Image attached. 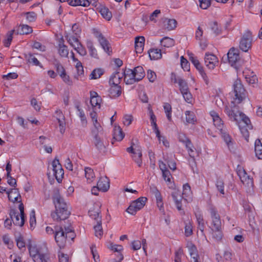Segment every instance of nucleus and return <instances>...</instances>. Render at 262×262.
<instances>
[{"label": "nucleus", "mask_w": 262, "mask_h": 262, "mask_svg": "<svg viewBox=\"0 0 262 262\" xmlns=\"http://www.w3.org/2000/svg\"><path fill=\"white\" fill-rule=\"evenodd\" d=\"M233 88V100L231 102L230 105L226 106L225 112L231 120L236 122L241 134L245 139L248 141V130L252 129V124L249 119L241 113L236 106V104H239L246 98L245 90L241 80L238 79L234 81Z\"/></svg>", "instance_id": "f257e3e1"}, {"label": "nucleus", "mask_w": 262, "mask_h": 262, "mask_svg": "<svg viewBox=\"0 0 262 262\" xmlns=\"http://www.w3.org/2000/svg\"><path fill=\"white\" fill-rule=\"evenodd\" d=\"M9 200L16 205L19 210V212L12 210L10 212V216L13 224L16 226L21 227L25 223V218L24 214V206L21 202V198H9ZM16 207V206H15Z\"/></svg>", "instance_id": "f03ea898"}, {"label": "nucleus", "mask_w": 262, "mask_h": 262, "mask_svg": "<svg viewBox=\"0 0 262 262\" xmlns=\"http://www.w3.org/2000/svg\"><path fill=\"white\" fill-rule=\"evenodd\" d=\"M209 115L212 119L214 125L222 134V137L229 148L232 145V139L230 136L224 129L223 122L219 114L216 111L211 110L209 112Z\"/></svg>", "instance_id": "7ed1b4c3"}, {"label": "nucleus", "mask_w": 262, "mask_h": 262, "mask_svg": "<svg viewBox=\"0 0 262 262\" xmlns=\"http://www.w3.org/2000/svg\"><path fill=\"white\" fill-rule=\"evenodd\" d=\"M124 81L127 84H132L140 81L145 76V72L142 67H137L133 70L126 69L124 72Z\"/></svg>", "instance_id": "20e7f679"}, {"label": "nucleus", "mask_w": 262, "mask_h": 262, "mask_svg": "<svg viewBox=\"0 0 262 262\" xmlns=\"http://www.w3.org/2000/svg\"><path fill=\"white\" fill-rule=\"evenodd\" d=\"M29 255L34 262H38L48 254L46 246L30 242L28 245Z\"/></svg>", "instance_id": "39448f33"}, {"label": "nucleus", "mask_w": 262, "mask_h": 262, "mask_svg": "<svg viewBox=\"0 0 262 262\" xmlns=\"http://www.w3.org/2000/svg\"><path fill=\"white\" fill-rule=\"evenodd\" d=\"M110 187V181L109 179L105 176H101L97 182V185L94 186L91 189L93 195H99L101 192H105L108 190Z\"/></svg>", "instance_id": "423d86ee"}, {"label": "nucleus", "mask_w": 262, "mask_h": 262, "mask_svg": "<svg viewBox=\"0 0 262 262\" xmlns=\"http://www.w3.org/2000/svg\"><path fill=\"white\" fill-rule=\"evenodd\" d=\"M73 229L71 227L63 228L59 226L55 227V239L59 247H62L66 242L68 234H72ZM73 235L70 236L72 237Z\"/></svg>", "instance_id": "0eeeda50"}, {"label": "nucleus", "mask_w": 262, "mask_h": 262, "mask_svg": "<svg viewBox=\"0 0 262 262\" xmlns=\"http://www.w3.org/2000/svg\"><path fill=\"white\" fill-rule=\"evenodd\" d=\"M66 38L69 45L81 56H85L86 51L78 39L73 36L71 33L66 35Z\"/></svg>", "instance_id": "6e6552de"}, {"label": "nucleus", "mask_w": 262, "mask_h": 262, "mask_svg": "<svg viewBox=\"0 0 262 262\" xmlns=\"http://www.w3.org/2000/svg\"><path fill=\"white\" fill-rule=\"evenodd\" d=\"M127 151L132 154L133 160L140 167L142 164L141 147L138 143H133L132 145L127 148Z\"/></svg>", "instance_id": "1a4fd4ad"}, {"label": "nucleus", "mask_w": 262, "mask_h": 262, "mask_svg": "<svg viewBox=\"0 0 262 262\" xmlns=\"http://www.w3.org/2000/svg\"><path fill=\"white\" fill-rule=\"evenodd\" d=\"M204 60L205 66L209 70H213L219 64L218 57L210 52H208L205 54Z\"/></svg>", "instance_id": "9d476101"}, {"label": "nucleus", "mask_w": 262, "mask_h": 262, "mask_svg": "<svg viewBox=\"0 0 262 262\" xmlns=\"http://www.w3.org/2000/svg\"><path fill=\"white\" fill-rule=\"evenodd\" d=\"M147 198H138L130 203L129 207L127 208L126 211L130 214H135L137 211L144 207Z\"/></svg>", "instance_id": "9b49d317"}, {"label": "nucleus", "mask_w": 262, "mask_h": 262, "mask_svg": "<svg viewBox=\"0 0 262 262\" xmlns=\"http://www.w3.org/2000/svg\"><path fill=\"white\" fill-rule=\"evenodd\" d=\"M237 174L241 182L248 188V191H251L253 186L252 179L249 177L245 170L242 167L238 168Z\"/></svg>", "instance_id": "f8f14e48"}, {"label": "nucleus", "mask_w": 262, "mask_h": 262, "mask_svg": "<svg viewBox=\"0 0 262 262\" xmlns=\"http://www.w3.org/2000/svg\"><path fill=\"white\" fill-rule=\"evenodd\" d=\"M71 214L70 209H61L55 208V210L51 213V217L56 221L64 220L69 217Z\"/></svg>", "instance_id": "ddd939ff"}, {"label": "nucleus", "mask_w": 262, "mask_h": 262, "mask_svg": "<svg viewBox=\"0 0 262 262\" xmlns=\"http://www.w3.org/2000/svg\"><path fill=\"white\" fill-rule=\"evenodd\" d=\"M93 33L94 36L97 39V40L99 42L100 46L104 52L110 55L112 52V50L110 44L109 43L107 40L100 32L96 30H94Z\"/></svg>", "instance_id": "4468645a"}, {"label": "nucleus", "mask_w": 262, "mask_h": 262, "mask_svg": "<svg viewBox=\"0 0 262 262\" xmlns=\"http://www.w3.org/2000/svg\"><path fill=\"white\" fill-rule=\"evenodd\" d=\"M53 173L58 183L61 182L63 177L64 171L59 160L54 159L52 162Z\"/></svg>", "instance_id": "2eb2a0df"}, {"label": "nucleus", "mask_w": 262, "mask_h": 262, "mask_svg": "<svg viewBox=\"0 0 262 262\" xmlns=\"http://www.w3.org/2000/svg\"><path fill=\"white\" fill-rule=\"evenodd\" d=\"M252 38L251 34L245 35L242 38L239 42V48L244 52H248L251 48Z\"/></svg>", "instance_id": "dca6fc26"}, {"label": "nucleus", "mask_w": 262, "mask_h": 262, "mask_svg": "<svg viewBox=\"0 0 262 262\" xmlns=\"http://www.w3.org/2000/svg\"><path fill=\"white\" fill-rule=\"evenodd\" d=\"M90 103L95 110H99L101 107V104L102 102V99L98 93L95 91H90Z\"/></svg>", "instance_id": "f3484780"}, {"label": "nucleus", "mask_w": 262, "mask_h": 262, "mask_svg": "<svg viewBox=\"0 0 262 262\" xmlns=\"http://www.w3.org/2000/svg\"><path fill=\"white\" fill-rule=\"evenodd\" d=\"M57 72L62 81L68 85L73 84V81L70 76L67 74L65 69L61 66L57 67Z\"/></svg>", "instance_id": "a211bd4d"}, {"label": "nucleus", "mask_w": 262, "mask_h": 262, "mask_svg": "<svg viewBox=\"0 0 262 262\" xmlns=\"http://www.w3.org/2000/svg\"><path fill=\"white\" fill-rule=\"evenodd\" d=\"M55 117L56 118V123L58 124L59 130L61 133H63L65 130L66 122L64 120V117L60 110L56 111L55 114Z\"/></svg>", "instance_id": "6ab92c4d"}, {"label": "nucleus", "mask_w": 262, "mask_h": 262, "mask_svg": "<svg viewBox=\"0 0 262 262\" xmlns=\"http://www.w3.org/2000/svg\"><path fill=\"white\" fill-rule=\"evenodd\" d=\"M72 59L75 63V67L77 70V74L74 76V78L79 80L84 74L83 66L82 63L75 57L73 53H72Z\"/></svg>", "instance_id": "aec40b11"}, {"label": "nucleus", "mask_w": 262, "mask_h": 262, "mask_svg": "<svg viewBox=\"0 0 262 262\" xmlns=\"http://www.w3.org/2000/svg\"><path fill=\"white\" fill-rule=\"evenodd\" d=\"M227 55L229 62L231 66H233L239 60V51L237 49H230Z\"/></svg>", "instance_id": "412c9836"}, {"label": "nucleus", "mask_w": 262, "mask_h": 262, "mask_svg": "<svg viewBox=\"0 0 262 262\" xmlns=\"http://www.w3.org/2000/svg\"><path fill=\"white\" fill-rule=\"evenodd\" d=\"M212 222L211 224V230L221 229V222L219 215L214 210L211 212Z\"/></svg>", "instance_id": "4be33fe9"}, {"label": "nucleus", "mask_w": 262, "mask_h": 262, "mask_svg": "<svg viewBox=\"0 0 262 262\" xmlns=\"http://www.w3.org/2000/svg\"><path fill=\"white\" fill-rule=\"evenodd\" d=\"M53 203L55 208H59L63 210L70 209L69 205L66 202L63 198H53Z\"/></svg>", "instance_id": "5701e85b"}, {"label": "nucleus", "mask_w": 262, "mask_h": 262, "mask_svg": "<svg viewBox=\"0 0 262 262\" xmlns=\"http://www.w3.org/2000/svg\"><path fill=\"white\" fill-rule=\"evenodd\" d=\"M145 43V38L143 36H138L135 38V48L137 53H141L143 51Z\"/></svg>", "instance_id": "b1692460"}, {"label": "nucleus", "mask_w": 262, "mask_h": 262, "mask_svg": "<svg viewBox=\"0 0 262 262\" xmlns=\"http://www.w3.org/2000/svg\"><path fill=\"white\" fill-rule=\"evenodd\" d=\"M177 22L173 18H165L163 20V28L167 31L174 30L177 27Z\"/></svg>", "instance_id": "393cba45"}, {"label": "nucleus", "mask_w": 262, "mask_h": 262, "mask_svg": "<svg viewBox=\"0 0 262 262\" xmlns=\"http://www.w3.org/2000/svg\"><path fill=\"white\" fill-rule=\"evenodd\" d=\"M86 45L91 57L95 59H98L99 58V56L97 50L94 47L92 40L90 39L86 40Z\"/></svg>", "instance_id": "a878e982"}, {"label": "nucleus", "mask_w": 262, "mask_h": 262, "mask_svg": "<svg viewBox=\"0 0 262 262\" xmlns=\"http://www.w3.org/2000/svg\"><path fill=\"white\" fill-rule=\"evenodd\" d=\"M93 142L96 147L99 150L105 148L106 145L107 144V142L99 135H96L94 137Z\"/></svg>", "instance_id": "bb28decb"}, {"label": "nucleus", "mask_w": 262, "mask_h": 262, "mask_svg": "<svg viewBox=\"0 0 262 262\" xmlns=\"http://www.w3.org/2000/svg\"><path fill=\"white\" fill-rule=\"evenodd\" d=\"M14 30H15V34H28L33 31L32 28L27 25H19L16 27Z\"/></svg>", "instance_id": "cd10ccee"}, {"label": "nucleus", "mask_w": 262, "mask_h": 262, "mask_svg": "<svg viewBox=\"0 0 262 262\" xmlns=\"http://www.w3.org/2000/svg\"><path fill=\"white\" fill-rule=\"evenodd\" d=\"M218 262H231L232 259V254L231 250L229 249L225 250L222 254L220 256V258L216 257Z\"/></svg>", "instance_id": "c85d7f7f"}, {"label": "nucleus", "mask_w": 262, "mask_h": 262, "mask_svg": "<svg viewBox=\"0 0 262 262\" xmlns=\"http://www.w3.org/2000/svg\"><path fill=\"white\" fill-rule=\"evenodd\" d=\"M189 59L195 67V68L200 72L201 74L204 73L203 68L201 64L200 61L198 59L197 57H195L192 53H188Z\"/></svg>", "instance_id": "c756f323"}, {"label": "nucleus", "mask_w": 262, "mask_h": 262, "mask_svg": "<svg viewBox=\"0 0 262 262\" xmlns=\"http://www.w3.org/2000/svg\"><path fill=\"white\" fill-rule=\"evenodd\" d=\"M185 121L186 124H194L197 119L193 112L191 111H186L185 112Z\"/></svg>", "instance_id": "7c9ffc66"}, {"label": "nucleus", "mask_w": 262, "mask_h": 262, "mask_svg": "<svg viewBox=\"0 0 262 262\" xmlns=\"http://www.w3.org/2000/svg\"><path fill=\"white\" fill-rule=\"evenodd\" d=\"M58 53L61 56L67 57L69 54L68 47L64 44L63 38H61L58 43Z\"/></svg>", "instance_id": "2f4dec72"}, {"label": "nucleus", "mask_w": 262, "mask_h": 262, "mask_svg": "<svg viewBox=\"0 0 262 262\" xmlns=\"http://www.w3.org/2000/svg\"><path fill=\"white\" fill-rule=\"evenodd\" d=\"M148 115L149 116L151 126H152L154 132H157L159 130L157 124V118L155 115L152 110L149 107L148 108Z\"/></svg>", "instance_id": "473e14b6"}, {"label": "nucleus", "mask_w": 262, "mask_h": 262, "mask_svg": "<svg viewBox=\"0 0 262 262\" xmlns=\"http://www.w3.org/2000/svg\"><path fill=\"white\" fill-rule=\"evenodd\" d=\"M108 92L111 97H118L121 94V86L120 85H110Z\"/></svg>", "instance_id": "72a5a7b5"}, {"label": "nucleus", "mask_w": 262, "mask_h": 262, "mask_svg": "<svg viewBox=\"0 0 262 262\" xmlns=\"http://www.w3.org/2000/svg\"><path fill=\"white\" fill-rule=\"evenodd\" d=\"M28 62L32 64L33 66L39 67L40 68H43L42 64L35 57V56L31 53H29L26 56Z\"/></svg>", "instance_id": "f704fd0d"}, {"label": "nucleus", "mask_w": 262, "mask_h": 262, "mask_svg": "<svg viewBox=\"0 0 262 262\" xmlns=\"http://www.w3.org/2000/svg\"><path fill=\"white\" fill-rule=\"evenodd\" d=\"M97 209L96 210H91L89 211V213L90 216L96 221V223H98L99 221L100 222H101V216L100 215V212L99 211V208L100 207V205L99 203L97 204Z\"/></svg>", "instance_id": "c9c22d12"}, {"label": "nucleus", "mask_w": 262, "mask_h": 262, "mask_svg": "<svg viewBox=\"0 0 262 262\" xmlns=\"http://www.w3.org/2000/svg\"><path fill=\"white\" fill-rule=\"evenodd\" d=\"M97 9L104 18L107 20H110L111 19L112 17V13L107 8L100 5Z\"/></svg>", "instance_id": "e433bc0d"}, {"label": "nucleus", "mask_w": 262, "mask_h": 262, "mask_svg": "<svg viewBox=\"0 0 262 262\" xmlns=\"http://www.w3.org/2000/svg\"><path fill=\"white\" fill-rule=\"evenodd\" d=\"M114 139L116 141H121L124 137V134L119 126L115 125L114 128Z\"/></svg>", "instance_id": "4c0bfd02"}, {"label": "nucleus", "mask_w": 262, "mask_h": 262, "mask_svg": "<svg viewBox=\"0 0 262 262\" xmlns=\"http://www.w3.org/2000/svg\"><path fill=\"white\" fill-rule=\"evenodd\" d=\"M162 172V176L164 180L167 183L169 188L171 189L175 188V185L171 181V175L168 170L163 171Z\"/></svg>", "instance_id": "58836bf2"}, {"label": "nucleus", "mask_w": 262, "mask_h": 262, "mask_svg": "<svg viewBox=\"0 0 262 262\" xmlns=\"http://www.w3.org/2000/svg\"><path fill=\"white\" fill-rule=\"evenodd\" d=\"M84 171L87 183H91L93 182L95 178V174L93 170L90 167H85Z\"/></svg>", "instance_id": "ea45409f"}, {"label": "nucleus", "mask_w": 262, "mask_h": 262, "mask_svg": "<svg viewBox=\"0 0 262 262\" xmlns=\"http://www.w3.org/2000/svg\"><path fill=\"white\" fill-rule=\"evenodd\" d=\"M190 200H188L185 198H174V201L178 210H181L183 207L185 206Z\"/></svg>", "instance_id": "a19ab883"}, {"label": "nucleus", "mask_w": 262, "mask_h": 262, "mask_svg": "<svg viewBox=\"0 0 262 262\" xmlns=\"http://www.w3.org/2000/svg\"><path fill=\"white\" fill-rule=\"evenodd\" d=\"M149 56L151 60H158L162 57L161 51L158 49H151L149 52Z\"/></svg>", "instance_id": "79ce46f5"}, {"label": "nucleus", "mask_w": 262, "mask_h": 262, "mask_svg": "<svg viewBox=\"0 0 262 262\" xmlns=\"http://www.w3.org/2000/svg\"><path fill=\"white\" fill-rule=\"evenodd\" d=\"M68 3L73 6L88 7L90 5V2L89 0H68Z\"/></svg>", "instance_id": "37998d69"}, {"label": "nucleus", "mask_w": 262, "mask_h": 262, "mask_svg": "<svg viewBox=\"0 0 262 262\" xmlns=\"http://www.w3.org/2000/svg\"><path fill=\"white\" fill-rule=\"evenodd\" d=\"M255 153L258 159H262V144L259 139L255 141Z\"/></svg>", "instance_id": "c03bdc74"}, {"label": "nucleus", "mask_w": 262, "mask_h": 262, "mask_svg": "<svg viewBox=\"0 0 262 262\" xmlns=\"http://www.w3.org/2000/svg\"><path fill=\"white\" fill-rule=\"evenodd\" d=\"M120 75L119 73H115L110 77L109 83L110 85H119Z\"/></svg>", "instance_id": "a18cd8bd"}, {"label": "nucleus", "mask_w": 262, "mask_h": 262, "mask_svg": "<svg viewBox=\"0 0 262 262\" xmlns=\"http://www.w3.org/2000/svg\"><path fill=\"white\" fill-rule=\"evenodd\" d=\"M161 45L165 48H170L174 46V40L171 38L165 37L160 40Z\"/></svg>", "instance_id": "49530a36"}, {"label": "nucleus", "mask_w": 262, "mask_h": 262, "mask_svg": "<svg viewBox=\"0 0 262 262\" xmlns=\"http://www.w3.org/2000/svg\"><path fill=\"white\" fill-rule=\"evenodd\" d=\"M195 216L198 224V228L202 233H203L204 223L203 215L201 212H198L195 213Z\"/></svg>", "instance_id": "de8ad7c7"}, {"label": "nucleus", "mask_w": 262, "mask_h": 262, "mask_svg": "<svg viewBox=\"0 0 262 262\" xmlns=\"http://www.w3.org/2000/svg\"><path fill=\"white\" fill-rule=\"evenodd\" d=\"M154 133L158 139L159 143H162L165 147H168L169 146V142L164 136L161 135L160 130H158V132H155Z\"/></svg>", "instance_id": "09e8293b"}, {"label": "nucleus", "mask_w": 262, "mask_h": 262, "mask_svg": "<svg viewBox=\"0 0 262 262\" xmlns=\"http://www.w3.org/2000/svg\"><path fill=\"white\" fill-rule=\"evenodd\" d=\"M179 140L180 142L184 143L186 148L188 149L192 150L191 147L192 145L190 141L187 139L186 136L183 134H180L179 135Z\"/></svg>", "instance_id": "8fccbe9b"}, {"label": "nucleus", "mask_w": 262, "mask_h": 262, "mask_svg": "<svg viewBox=\"0 0 262 262\" xmlns=\"http://www.w3.org/2000/svg\"><path fill=\"white\" fill-rule=\"evenodd\" d=\"M94 229L95 231V235L96 237L100 238L103 234V229L101 225V222L99 221L98 223L94 225Z\"/></svg>", "instance_id": "3c124183"}, {"label": "nucleus", "mask_w": 262, "mask_h": 262, "mask_svg": "<svg viewBox=\"0 0 262 262\" xmlns=\"http://www.w3.org/2000/svg\"><path fill=\"white\" fill-rule=\"evenodd\" d=\"M106 247L108 249H110L111 250L113 251L114 252H117L119 253L121 252L123 249V248L121 245H115L111 242H109L106 243Z\"/></svg>", "instance_id": "603ef678"}, {"label": "nucleus", "mask_w": 262, "mask_h": 262, "mask_svg": "<svg viewBox=\"0 0 262 262\" xmlns=\"http://www.w3.org/2000/svg\"><path fill=\"white\" fill-rule=\"evenodd\" d=\"M29 224L31 229H34L36 225L35 210H32L30 213Z\"/></svg>", "instance_id": "864d4df0"}, {"label": "nucleus", "mask_w": 262, "mask_h": 262, "mask_svg": "<svg viewBox=\"0 0 262 262\" xmlns=\"http://www.w3.org/2000/svg\"><path fill=\"white\" fill-rule=\"evenodd\" d=\"M187 248L188 249L189 254L191 257L198 256L197 254L196 248L191 242L187 243Z\"/></svg>", "instance_id": "5fc2aeb1"}, {"label": "nucleus", "mask_w": 262, "mask_h": 262, "mask_svg": "<svg viewBox=\"0 0 262 262\" xmlns=\"http://www.w3.org/2000/svg\"><path fill=\"white\" fill-rule=\"evenodd\" d=\"M104 71L101 69H96L93 71L90 77L91 79L99 78L103 75Z\"/></svg>", "instance_id": "6e6d98bb"}, {"label": "nucleus", "mask_w": 262, "mask_h": 262, "mask_svg": "<svg viewBox=\"0 0 262 262\" xmlns=\"http://www.w3.org/2000/svg\"><path fill=\"white\" fill-rule=\"evenodd\" d=\"M14 33H15V30L13 29L9 32L7 34L5 40H4V43L6 47H8L10 45L13 38L12 35Z\"/></svg>", "instance_id": "4d7b16f0"}, {"label": "nucleus", "mask_w": 262, "mask_h": 262, "mask_svg": "<svg viewBox=\"0 0 262 262\" xmlns=\"http://www.w3.org/2000/svg\"><path fill=\"white\" fill-rule=\"evenodd\" d=\"M4 192H6V194H8V196H9V195L11 194H14L16 195V196H20L17 189L12 188L10 190H7L5 188L0 186V192L3 193Z\"/></svg>", "instance_id": "13d9d810"}, {"label": "nucleus", "mask_w": 262, "mask_h": 262, "mask_svg": "<svg viewBox=\"0 0 262 262\" xmlns=\"http://www.w3.org/2000/svg\"><path fill=\"white\" fill-rule=\"evenodd\" d=\"M134 118L132 115L125 114L122 118V122L125 126H128L130 125L133 121Z\"/></svg>", "instance_id": "bf43d9fd"}, {"label": "nucleus", "mask_w": 262, "mask_h": 262, "mask_svg": "<svg viewBox=\"0 0 262 262\" xmlns=\"http://www.w3.org/2000/svg\"><path fill=\"white\" fill-rule=\"evenodd\" d=\"M166 116L169 121H171V106L168 103H165L163 105Z\"/></svg>", "instance_id": "052dcab7"}, {"label": "nucleus", "mask_w": 262, "mask_h": 262, "mask_svg": "<svg viewBox=\"0 0 262 262\" xmlns=\"http://www.w3.org/2000/svg\"><path fill=\"white\" fill-rule=\"evenodd\" d=\"M178 83L179 85L180 90L181 93L188 90L187 84L184 79L182 78H179L178 79Z\"/></svg>", "instance_id": "680f3d73"}, {"label": "nucleus", "mask_w": 262, "mask_h": 262, "mask_svg": "<svg viewBox=\"0 0 262 262\" xmlns=\"http://www.w3.org/2000/svg\"><path fill=\"white\" fill-rule=\"evenodd\" d=\"M212 237L216 241H220L223 237L221 229L212 230Z\"/></svg>", "instance_id": "e2e57ef3"}, {"label": "nucleus", "mask_w": 262, "mask_h": 262, "mask_svg": "<svg viewBox=\"0 0 262 262\" xmlns=\"http://www.w3.org/2000/svg\"><path fill=\"white\" fill-rule=\"evenodd\" d=\"M192 194L191 188L188 183H186L183 186L182 195L185 196H189Z\"/></svg>", "instance_id": "0e129e2a"}, {"label": "nucleus", "mask_w": 262, "mask_h": 262, "mask_svg": "<svg viewBox=\"0 0 262 262\" xmlns=\"http://www.w3.org/2000/svg\"><path fill=\"white\" fill-rule=\"evenodd\" d=\"M17 77L18 74L15 72L9 73L2 76V78L4 80H11L16 79Z\"/></svg>", "instance_id": "69168bd1"}, {"label": "nucleus", "mask_w": 262, "mask_h": 262, "mask_svg": "<svg viewBox=\"0 0 262 262\" xmlns=\"http://www.w3.org/2000/svg\"><path fill=\"white\" fill-rule=\"evenodd\" d=\"M91 253L93 255V257L95 262H99V256L96 250V247L95 245H93L91 247Z\"/></svg>", "instance_id": "338daca9"}, {"label": "nucleus", "mask_w": 262, "mask_h": 262, "mask_svg": "<svg viewBox=\"0 0 262 262\" xmlns=\"http://www.w3.org/2000/svg\"><path fill=\"white\" fill-rule=\"evenodd\" d=\"M16 243L17 246L19 249H25L26 243L23 237L19 236L16 239Z\"/></svg>", "instance_id": "774afa93"}]
</instances>
